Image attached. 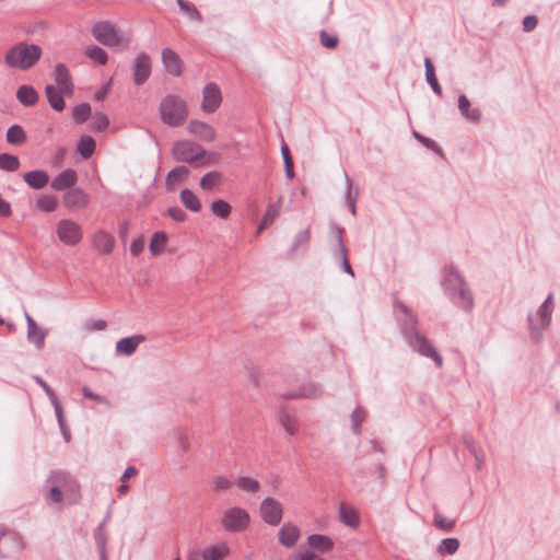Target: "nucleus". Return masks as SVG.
Listing matches in <instances>:
<instances>
[{"instance_id": "nucleus-1", "label": "nucleus", "mask_w": 560, "mask_h": 560, "mask_svg": "<svg viewBox=\"0 0 560 560\" xmlns=\"http://www.w3.org/2000/svg\"><path fill=\"white\" fill-rule=\"evenodd\" d=\"M394 312L409 347L419 354L432 359L436 366L441 368L443 359L427 337L417 330L418 319L413 312L400 301H395Z\"/></svg>"}, {"instance_id": "nucleus-2", "label": "nucleus", "mask_w": 560, "mask_h": 560, "mask_svg": "<svg viewBox=\"0 0 560 560\" xmlns=\"http://www.w3.org/2000/svg\"><path fill=\"white\" fill-rule=\"evenodd\" d=\"M444 292L457 307L470 312L474 307L472 294L464 277L451 266L445 269Z\"/></svg>"}, {"instance_id": "nucleus-3", "label": "nucleus", "mask_w": 560, "mask_h": 560, "mask_svg": "<svg viewBox=\"0 0 560 560\" xmlns=\"http://www.w3.org/2000/svg\"><path fill=\"white\" fill-rule=\"evenodd\" d=\"M42 54L38 45L20 42L7 51L4 62L9 68L25 71L38 62Z\"/></svg>"}, {"instance_id": "nucleus-4", "label": "nucleus", "mask_w": 560, "mask_h": 560, "mask_svg": "<svg viewBox=\"0 0 560 560\" xmlns=\"http://www.w3.org/2000/svg\"><path fill=\"white\" fill-rule=\"evenodd\" d=\"M160 116L165 125L170 127H179L188 117L187 104L179 96L168 94L160 104Z\"/></svg>"}, {"instance_id": "nucleus-5", "label": "nucleus", "mask_w": 560, "mask_h": 560, "mask_svg": "<svg viewBox=\"0 0 560 560\" xmlns=\"http://www.w3.org/2000/svg\"><path fill=\"white\" fill-rule=\"evenodd\" d=\"M553 312V295L550 293L547 299L541 303L537 310V316L540 322V326L534 323L532 314L527 316V325L529 330L530 340L535 343L540 342L544 338V330L547 329L551 323V316Z\"/></svg>"}, {"instance_id": "nucleus-6", "label": "nucleus", "mask_w": 560, "mask_h": 560, "mask_svg": "<svg viewBox=\"0 0 560 560\" xmlns=\"http://www.w3.org/2000/svg\"><path fill=\"white\" fill-rule=\"evenodd\" d=\"M206 150L189 140H179L173 144L172 155L178 162L194 164L206 156Z\"/></svg>"}, {"instance_id": "nucleus-7", "label": "nucleus", "mask_w": 560, "mask_h": 560, "mask_svg": "<svg viewBox=\"0 0 560 560\" xmlns=\"http://www.w3.org/2000/svg\"><path fill=\"white\" fill-rule=\"evenodd\" d=\"M249 521V514L245 509L234 506L223 513L221 524L226 532L238 533L248 527Z\"/></svg>"}, {"instance_id": "nucleus-8", "label": "nucleus", "mask_w": 560, "mask_h": 560, "mask_svg": "<svg viewBox=\"0 0 560 560\" xmlns=\"http://www.w3.org/2000/svg\"><path fill=\"white\" fill-rule=\"evenodd\" d=\"M57 235L65 245L75 246L81 242L83 232L82 228L73 220L62 219L57 224Z\"/></svg>"}, {"instance_id": "nucleus-9", "label": "nucleus", "mask_w": 560, "mask_h": 560, "mask_svg": "<svg viewBox=\"0 0 560 560\" xmlns=\"http://www.w3.org/2000/svg\"><path fill=\"white\" fill-rule=\"evenodd\" d=\"M92 34L101 44L114 47L120 44V36L115 26L108 21H101L92 27Z\"/></svg>"}, {"instance_id": "nucleus-10", "label": "nucleus", "mask_w": 560, "mask_h": 560, "mask_svg": "<svg viewBox=\"0 0 560 560\" xmlns=\"http://www.w3.org/2000/svg\"><path fill=\"white\" fill-rule=\"evenodd\" d=\"M132 79L136 85H143L151 75L152 62L147 52H139L131 63Z\"/></svg>"}, {"instance_id": "nucleus-11", "label": "nucleus", "mask_w": 560, "mask_h": 560, "mask_svg": "<svg viewBox=\"0 0 560 560\" xmlns=\"http://www.w3.org/2000/svg\"><path fill=\"white\" fill-rule=\"evenodd\" d=\"M23 549L22 537L8 528H0V558L11 557Z\"/></svg>"}, {"instance_id": "nucleus-12", "label": "nucleus", "mask_w": 560, "mask_h": 560, "mask_svg": "<svg viewBox=\"0 0 560 560\" xmlns=\"http://www.w3.org/2000/svg\"><path fill=\"white\" fill-rule=\"evenodd\" d=\"M283 515L282 504L271 497H267L260 503V516L262 521L271 526L280 524Z\"/></svg>"}, {"instance_id": "nucleus-13", "label": "nucleus", "mask_w": 560, "mask_h": 560, "mask_svg": "<svg viewBox=\"0 0 560 560\" xmlns=\"http://www.w3.org/2000/svg\"><path fill=\"white\" fill-rule=\"evenodd\" d=\"M222 103V93L217 83L210 82L202 90L201 109L205 113H214Z\"/></svg>"}, {"instance_id": "nucleus-14", "label": "nucleus", "mask_w": 560, "mask_h": 560, "mask_svg": "<svg viewBox=\"0 0 560 560\" xmlns=\"http://www.w3.org/2000/svg\"><path fill=\"white\" fill-rule=\"evenodd\" d=\"M46 483H55L65 494H75L79 488L72 476L63 470L51 471Z\"/></svg>"}, {"instance_id": "nucleus-15", "label": "nucleus", "mask_w": 560, "mask_h": 560, "mask_svg": "<svg viewBox=\"0 0 560 560\" xmlns=\"http://www.w3.org/2000/svg\"><path fill=\"white\" fill-rule=\"evenodd\" d=\"M63 205L70 211L82 210L90 203V197L81 188H72L62 197Z\"/></svg>"}, {"instance_id": "nucleus-16", "label": "nucleus", "mask_w": 560, "mask_h": 560, "mask_svg": "<svg viewBox=\"0 0 560 560\" xmlns=\"http://www.w3.org/2000/svg\"><path fill=\"white\" fill-rule=\"evenodd\" d=\"M323 388L319 384L308 382L303 384L299 389L287 392L282 395L284 399H314L320 397Z\"/></svg>"}, {"instance_id": "nucleus-17", "label": "nucleus", "mask_w": 560, "mask_h": 560, "mask_svg": "<svg viewBox=\"0 0 560 560\" xmlns=\"http://www.w3.org/2000/svg\"><path fill=\"white\" fill-rule=\"evenodd\" d=\"M52 77L56 82L55 86L66 92L69 96L73 94L74 84L66 65L57 63L52 72Z\"/></svg>"}, {"instance_id": "nucleus-18", "label": "nucleus", "mask_w": 560, "mask_h": 560, "mask_svg": "<svg viewBox=\"0 0 560 560\" xmlns=\"http://www.w3.org/2000/svg\"><path fill=\"white\" fill-rule=\"evenodd\" d=\"M188 131L201 141L212 142L215 140V129L201 120H190L187 127Z\"/></svg>"}, {"instance_id": "nucleus-19", "label": "nucleus", "mask_w": 560, "mask_h": 560, "mask_svg": "<svg viewBox=\"0 0 560 560\" xmlns=\"http://www.w3.org/2000/svg\"><path fill=\"white\" fill-rule=\"evenodd\" d=\"M277 419L279 424L284 431L291 435H294L299 431V420L295 411L290 410L285 407H279L277 411Z\"/></svg>"}, {"instance_id": "nucleus-20", "label": "nucleus", "mask_w": 560, "mask_h": 560, "mask_svg": "<svg viewBox=\"0 0 560 560\" xmlns=\"http://www.w3.org/2000/svg\"><path fill=\"white\" fill-rule=\"evenodd\" d=\"M78 182V174L72 168H67L59 173L50 184V187L56 191L70 190Z\"/></svg>"}, {"instance_id": "nucleus-21", "label": "nucleus", "mask_w": 560, "mask_h": 560, "mask_svg": "<svg viewBox=\"0 0 560 560\" xmlns=\"http://www.w3.org/2000/svg\"><path fill=\"white\" fill-rule=\"evenodd\" d=\"M92 245L95 250L102 255H108L115 247V238L112 234L104 230L94 233L92 237Z\"/></svg>"}, {"instance_id": "nucleus-22", "label": "nucleus", "mask_w": 560, "mask_h": 560, "mask_svg": "<svg viewBox=\"0 0 560 560\" xmlns=\"http://www.w3.org/2000/svg\"><path fill=\"white\" fill-rule=\"evenodd\" d=\"M300 529L292 523H284L279 530V542L287 547L292 548L300 538Z\"/></svg>"}, {"instance_id": "nucleus-23", "label": "nucleus", "mask_w": 560, "mask_h": 560, "mask_svg": "<svg viewBox=\"0 0 560 560\" xmlns=\"http://www.w3.org/2000/svg\"><path fill=\"white\" fill-rule=\"evenodd\" d=\"M162 62L168 73L178 77L182 74V60L171 48L162 50Z\"/></svg>"}, {"instance_id": "nucleus-24", "label": "nucleus", "mask_w": 560, "mask_h": 560, "mask_svg": "<svg viewBox=\"0 0 560 560\" xmlns=\"http://www.w3.org/2000/svg\"><path fill=\"white\" fill-rule=\"evenodd\" d=\"M45 95L47 97V101L50 105V107L56 112H62L66 107L65 103V96L67 95L66 92L58 89L57 86L52 84H48L45 88Z\"/></svg>"}, {"instance_id": "nucleus-25", "label": "nucleus", "mask_w": 560, "mask_h": 560, "mask_svg": "<svg viewBox=\"0 0 560 560\" xmlns=\"http://www.w3.org/2000/svg\"><path fill=\"white\" fill-rule=\"evenodd\" d=\"M306 544L310 550H316L322 553L330 551L335 545L330 537L322 534L310 535L306 539Z\"/></svg>"}, {"instance_id": "nucleus-26", "label": "nucleus", "mask_w": 560, "mask_h": 560, "mask_svg": "<svg viewBox=\"0 0 560 560\" xmlns=\"http://www.w3.org/2000/svg\"><path fill=\"white\" fill-rule=\"evenodd\" d=\"M143 341H145V337L143 335H133L131 337L121 338L116 343V351L125 355H131Z\"/></svg>"}, {"instance_id": "nucleus-27", "label": "nucleus", "mask_w": 560, "mask_h": 560, "mask_svg": "<svg viewBox=\"0 0 560 560\" xmlns=\"http://www.w3.org/2000/svg\"><path fill=\"white\" fill-rule=\"evenodd\" d=\"M26 185L33 189H42L49 183V175L46 171L35 170L23 174Z\"/></svg>"}, {"instance_id": "nucleus-28", "label": "nucleus", "mask_w": 560, "mask_h": 560, "mask_svg": "<svg viewBox=\"0 0 560 560\" xmlns=\"http://www.w3.org/2000/svg\"><path fill=\"white\" fill-rule=\"evenodd\" d=\"M16 100L25 107H32L36 105L39 100V95L34 86L23 84L19 86L16 91Z\"/></svg>"}, {"instance_id": "nucleus-29", "label": "nucleus", "mask_w": 560, "mask_h": 560, "mask_svg": "<svg viewBox=\"0 0 560 560\" xmlns=\"http://www.w3.org/2000/svg\"><path fill=\"white\" fill-rule=\"evenodd\" d=\"M458 109L469 121L479 122L481 119V112L478 108H470V102L464 94L458 96Z\"/></svg>"}, {"instance_id": "nucleus-30", "label": "nucleus", "mask_w": 560, "mask_h": 560, "mask_svg": "<svg viewBox=\"0 0 560 560\" xmlns=\"http://www.w3.org/2000/svg\"><path fill=\"white\" fill-rule=\"evenodd\" d=\"M109 515L105 517V520L94 529V539L100 553L101 560H107L106 555V544H107V535L105 533V524Z\"/></svg>"}, {"instance_id": "nucleus-31", "label": "nucleus", "mask_w": 560, "mask_h": 560, "mask_svg": "<svg viewBox=\"0 0 560 560\" xmlns=\"http://www.w3.org/2000/svg\"><path fill=\"white\" fill-rule=\"evenodd\" d=\"M188 174L189 170L184 165L176 166L175 168L171 170L165 178L166 188L170 190L176 184L184 182Z\"/></svg>"}, {"instance_id": "nucleus-32", "label": "nucleus", "mask_w": 560, "mask_h": 560, "mask_svg": "<svg viewBox=\"0 0 560 560\" xmlns=\"http://www.w3.org/2000/svg\"><path fill=\"white\" fill-rule=\"evenodd\" d=\"M229 552V547L226 544L222 542L202 550L201 557L203 560H222Z\"/></svg>"}, {"instance_id": "nucleus-33", "label": "nucleus", "mask_w": 560, "mask_h": 560, "mask_svg": "<svg viewBox=\"0 0 560 560\" xmlns=\"http://www.w3.org/2000/svg\"><path fill=\"white\" fill-rule=\"evenodd\" d=\"M167 234L163 231L155 232L151 238L149 248L152 255L159 256L164 253L167 244Z\"/></svg>"}, {"instance_id": "nucleus-34", "label": "nucleus", "mask_w": 560, "mask_h": 560, "mask_svg": "<svg viewBox=\"0 0 560 560\" xmlns=\"http://www.w3.org/2000/svg\"><path fill=\"white\" fill-rule=\"evenodd\" d=\"M180 201L188 210L198 212L201 209V202L197 195L188 188L180 191Z\"/></svg>"}, {"instance_id": "nucleus-35", "label": "nucleus", "mask_w": 560, "mask_h": 560, "mask_svg": "<svg viewBox=\"0 0 560 560\" xmlns=\"http://www.w3.org/2000/svg\"><path fill=\"white\" fill-rule=\"evenodd\" d=\"M424 69L427 83L431 86L436 95L442 96V88L436 79L434 66L429 58L424 59Z\"/></svg>"}, {"instance_id": "nucleus-36", "label": "nucleus", "mask_w": 560, "mask_h": 560, "mask_svg": "<svg viewBox=\"0 0 560 560\" xmlns=\"http://www.w3.org/2000/svg\"><path fill=\"white\" fill-rule=\"evenodd\" d=\"M95 145V140L91 136H82L78 142L77 150L84 160H88L93 155Z\"/></svg>"}, {"instance_id": "nucleus-37", "label": "nucleus", "mask_w": 560, "mask_h": 560, "mask_svg": "<svg viewBox=\"0 0 560 560\" xmlns=\"http://www.w3.org/2000/svg\"><path fill=\"white\" fill-rule=\"evenodd\" d=\"M222 180V175L218 171L208 172L200 179V187L203 190H213Z\"/></svg>"}, {"instance_id": "nucleus-38", "label": "nucleus", "mask_w": 560, "mask_h": 560, "mask_svg": "<svg viewBox=\"0 0 560 560\" xmlns=\"http://www.w3.org/2000/svg\"><path fill=\"white\" fill-rule=\"evenodd\" d=\"M26 140V133L20 125H12L7 131V141L13 145H20Z\"/></svg>"}, {"instance_id": "nucleus-39", "label": "nucleus", "mask_w": 560, "mask_h": 560, "mask_svg": "<svg viewBox=\"0 0 560 560\" xmlns=\"http://www.w3.org/2000/svg\"><path fill=\"white\" fill-rule=\"evenodd\" d=\"M46 331L35 325L34 329L27 328V339L32 342L38 350H42L45 346Z\"/></svg>"}, {"instance_id": "nucleus-40", "label": "nucleus", "mask_w": 560, "mask_h": 560, "mask_svg": "<svg viewBox=\"0 0 560 560\" xmlns=\"http://www.w3.org/2000/svg\"><path fill=\"white\" fill-rule=\"evenodd\" d=\"M459 548V540L457 538H444L439 544L436 551L441 556L454 555Z\"/></svg>"}, {"instance_id": "nucleus-41", "label": "nucleus", "mask_w": 560, "mask_h": 560, "mask_svg": "<svg viewBox=\"0 0 560 560\" xmlns=\"http://www.w3.org/2000/svg\"><path fill=\"white\" fill-rule=\"evenodd\" d=\"M180 11L186 14L189 20L196 21L201 23L202 22V15L198 11V9L190 2H187L186 0H176Z\"/></svg>"}, {"instance_id": "nucleus-42", "label": "nucleus", "mask_w": 560, "mask_h": 560, "mask_svg": "<svg viewBox=\"0 0 560 560\" xmlns=\"http://www.w3.org/2000/svg\"><path fill=\"white\" fill-rule=\"evenodd\" d=\"M280 208L279 205H269L266 213L264 214V218L261 222L259 223L257 228V233L262 232L267 226H269L275 219L279 215Z\"/></svg>"}, {"instance_id": "nucleus-43", "label": "nucleus", "mask_w": 560, "mask_h": 560, "mask_svg": "<svg viewBox=\"0 0 560 560\" xmlns=\"http://www.w3.org/2000/svg\"><path fill=\"white\" fill-rule=\"evenodd\" d=\"M339 516L340 521L346 524L347 526H350L352 528H355L360 524V520L358 514L354 511L348 510L345 504H341L339 508Z\"/></svg>"}, {"instance_id": "nucleus-44", "label": "nucleus", "mask_w": 560, "mask_h": 560, "mask_svg": "<svg viewBox=\"0 0 560 560\" xmlns=\"http://www.w3.org/2000/svg\"><path fill=\"white\" fill-rule=\"evenodd\" d=\"M366 418V411L358 406L351 413V430L355 435L361 434V424Z\"/></svg>"}, {"instance_id": "nucleus-45", "label": "nucleus", "mask_w": 560, "mask_h": 560, "mask_svg": "<svg viewBox=\"0 0 560 560\" xmlns=\"http://www.w3.org/2000/svg\"><path fill=\"white\" fill-rule=\"evenodd\" d=\"M20 167V160L16 155L9 153L0 154V170L15 172Z\"/></svg>"}, {"instance_id": "nucleus-46", "label": "nucleus", "mask_w": 560, "mask_h": 560, "mask_svg": "<svg viewBox=\"0 0 560 560\" xmlns=\"http://www.w3.org/2000/svg\"><path fill=\"white\" fill-rule=\"evenodd\" d=\"M212 213L221 219H226L231 214V206L222 199L213 200L210 205Z\"/></svg>"}, {"instance_id": "nucleus-47", "label": "nucleus", "mask_w": 560, "mask_h": 560, "mask_svg": "<svg viewBox=\"0 0 560 560\" xmlns=\"http://www.w3.org/2000/svg\"><path fill=\"white\" fill-rule=\"evenodd\" d=\"M456 521L446 518L440 513H434L433 526L444 533H452L455 528Z\"/></svg>"}, {"instance_id": "nucleus-48", "label": "nucleus", "mask_w": 560, "mask_h": 560, "mask_svg": "<svg viewBox=\"0 0 560 560\" xmlns=\"http://www.w3.org/2000/svg\"><path fill=\"white\" fill-rule=\"evenodd\" d=\"M91 115V106L88 103H81L72 108V118L77 124L85 122Z\"/></svg>"}, {"instance_id": "nucleus-49", "label": "nucleus", "mask_w": 560, "mask_h": 560, "mask_svg": "<svg viewBox=\"0 0 560 560\" xmlns=\"http://www.w3.org/2000/svg\"><path fill=\"white\" fill-rule=\"evenodd\" d=\"M310 240H311L310 229L300 231L294 237V241L290 248V253L293 254L296 250H299L301 247L306 248L308 246Z\"/></svg>"}, {"instance_id": "nucleus-50", "label": "nucleus", "mask_w": 560, "mask_h": 560, "mask_svg": "<svg viewBox=\"0 0 560 560\" xmlns=\"http://www.w3.org/2000/svg\"><path fill=\"white\" fill-rule=\"evenodd\" d=\"M57 199L51 195H42L36 199V206L38 209L45 212H52L57 208Z\"/></svg>"}, {"instance_id": "nucleus-51", "label": "nucleus", "mask_w": 560, "mask_h": 560, "mask_svg": "<svg viewBox=\"0 0 560 560\" xmlns=\"http://www.w3.org/2000/svg\"><path fill=\"white\" fill-rule=\"evenodd\" d=\"M235 485L243 491L249 492V493H256L260 485L259 482L250 477H238L235 481Z\"/></svg>"}, {"instance_id": "nucleus-52", "label": "nucleus", "mask_w": 560, "mask_h": 560, "mask_svg": "<svg viewBox=\"0 0 560 560\" xmlns=\"http://www.w3.org/2000/svg\"><path fill=\"white\" fill-rule=\"evenodd\" d=\"M86 56L90 59L97 61L100 65H105L108 60L107 52L98 46H93L89 48L86 50Z\"/></svg>"}, {"instance_id": "nucleus-53", "label": "nucleus", "mask_w": 560, "mask_h": 560, "mask_svg": "<svg viewBox=\"0 0 560 560\" xmlns=\"http://www.w3.org/2000/svg\"><path fill=\"white\" fill-rule=\"evenodd\" d=\"M49 487V494L46 500L49 503H61L63 499V492L55 483H46Z\"/></svg>"}, {"instance_id": "nucleus-54", "label": "nucleus", "mask_w": 560, "mask_h": 560, "mask_svg": "<svg viewBox=\"0 0 560 560\" xmlns=\"http://www.w3.org/2000/svg\"><path fill=\"white\" fill-rule=\"evenodd\" d=\"M413 136L415 138L421 142L425 148L439 153V154H442V149L441 147L435 142L433 141L432 139L428 138V137H424L422 135H420L419 132L417 131H413Z\"/></svg>"}, {"instance_id": "nucleus-55", "label": "nucleus", "mask_w": 560, "mask_h": 560, "mask_svg": "<svg viewBox=\"0 0 560 560\" xmlns=\"http://www.w3.org/2000/svg\"><path fill=\"white\" fill-rule=\"evenodd\" d=\"M463 443L472 456H477L478 453L482 452V448L476 443L475 439L468 433L463 435Z\"/></svg>"}, {"instance_id": "nucleus-56", "label": "nucleus", "mask_w": 560, "mask_h": 560, "mask_svg": "<svg viewBox=\"0 0 560 560\" xmlns=\"http://www.w3.org/2000/svg\"><path fill=\"white\" fill-rule=\"evenodd\" d=\"M82 395L88 399L94 400L106 406H110L109 400L105 396L92 392L88 386L82 387Z\"/></svg>"}, {"instance_id": "nucleus-57", "label": "nucleus", "mask_w": 560, "mask_h": 560, "mask_svg": "<svg viewBox=\"0 0 560 560\" xmlns=\"http://www.w3.org/2000/svg\"><path fill=\"white\" fill-rule=\"evenodd\" d=\"M345 180H346V186H347V189H346L347 202H349L351 199H353V201L357 202L358 197H359V189L358 188L353 189L352 179L349 177V175L347 173H345Z\"/></svg>"}, {"instance_id": "nucleus-58", "label": "nucleus", "mask_w": 560, "mask_h": 560, "mask_svg": "<svg viewBox=\"0 0 560 560\" xmlns=\"http://www.w3.org/2000/svg\"><path fill=\"white\" fill-rule=\"evenodd\" d=\"M109 125L108 117L103 113H96L94 116V124L93 127L97 131L105 130Z\"/></svg>"}, {"instance_id": "nucleus-59", "label": "nucleus", "mask_w": 560, "mask_h": 560, "mask_svg": "<svg viewBox=\"0 0 560 560\" xmlns=\"http://www.w3.org/2000/svg\"><path fill=\"white\" fill-rule=\"evenodd\" d=\"M319 37H320V44L325 48L332 49V48H335L338 45V37L337 36H331V35H329L325 31L320 32Z\"/></svg>"}, {"instance_id": "nucleus-60", "label": "nucleus", "mask_w": 560, "mask_h": 560, "mask_svg": "<svg viewBox=\"0 0 560 560\" xmlns=\"http://www.w3.org/2000/svg\"><path fill=\"white\" fill-rule=\"evenodd\" d=\"M33 380L44 389V392L46 393V395L48 396L50 401L56 400L57 395H56L55 390L47 384V382L45 380H43L38 375H34Z\"/></svg>"}, {"instance_id": "nucleus-61", "label": "nucleus", "mask_w": 560, "mask_h": 560, "mask_svg": "<svg viewBox=\"0 0 560 560\" xmlns=\"http://www.w3.org/2000/svg\"><path fill=\"white\" fill-rule=\"evenodd\" d=\"M167 214L176 222H184L187 218L186 212L177 206L168 208Z\"/></svg>"}, {"instance_id": "nucleus-62", "label": "nucleus", "mask_w": 560, "mask_h": 560, "mask_svg": "<svg viewBox=\"0 0 560 560\" xmlns=\"http://www.w3.org/2000/svg\"><path fill=\"white\" fill-rule=\"evenodd\" d=\"M329 234L336 240V244L343 243V229L336 222L330 223Z\"/></svg>"}, {"instance_id": "nucleus-63", "label": "nucleus", "mask_w": 560, "mask_h": 560, "mask_svg": "<svg viewBox=\"0 0 560 560\" xmlns=\"http://www.w3.org/2000/svg\"><path fill=\"white\" fill-rule=\"evenodd\" d=\"M332 256L335 260L341 261L342 259L348 257V249L343 243L336 244V247L332 249Z\"/></svg>"}, {"instance_id": "nucleus-64", "label": "nucleus", "mask_w": 560, "mask_h": 560, "mask_svg": "<svg viewBox=\"0 0 560 560\" xmlns=\"http://www.w3.org/2000/svg\"><path fill=\"white\" fill-rule=\"evenodd\" d=\"M537 23H538V19L536 15H526L522 22L523 31L524 32L533 31L537 26Z\"/></svg>"}]
</instances>
